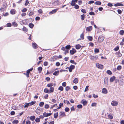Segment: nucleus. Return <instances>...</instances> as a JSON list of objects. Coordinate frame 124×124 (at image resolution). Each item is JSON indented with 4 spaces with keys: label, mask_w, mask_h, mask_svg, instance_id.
I'll return each instance as SVG.
<instances>
[{
    "label": "nucleus",
    "mask_w": 124,
    "mask_h": 124,
    "mask_svg": "<svg viewBox=\"0 0 124 124\" xmlns=\"http://www.w3.org/2000/svg\"><path fill=\"white\" fill-rule=\"evenodd\" d=\"M99 52V50L97 48H95L94 49V52L95 53H98Z\"/></svg>",
    "instance_id": "nucleus-42"
},
{
    "label": "nucleus",
    "mask_w": 124,
    "mask_h": 124,
    "mask_svg": "<svg viewBox=\"0 0 124 124\" xmlns=\"http://www.w3.org/2000/svg\"><path fill=\"white\" fill-rule=\"evenodd\" d=\"M74 6V8L76 9H78L79 8V7L78 5L75 4Z\"/></svg>",
    "instance_id": "nucleus-48"
},
{
    "label": "nucleus",
    "mask_w": 124,
    "mask_h": 124,
    "mask_svg": "<svg viewBox=\"0 0 124 124\" xmlns=\"http://www.w3.org/2000/svg\"><path fill=\"white\" fill-rule=\"evenodd\" d=\"M40 18L39 16H37L35 18V20L36 21H39L40 19Z\"/></svg>",
    "instance_id": "nucleus-58"
},
{
    "label": "nucleus",
    "mask_w": 124,
    "mask_h": 124,
    "mask_svg": "<svg viewBox=\"0 0 124 124\" xmlns=\"http://www.w3.org/2000/svg\"><path fill=\"white\" fill-rule=\"evenodd\" d=\"M35 118V116H31L30 117V120L32 121H34Z\"/></svg>",
    "instance_id": "nucleus-20"
},
{
    "label": "nucleus",
    "mask_w": 124,
    "mask_h": 124,
    "mask_svg": "<svg viewBox=\"0 0 124 124\" xmlns=\"http://www.w3.org/2000/svg\"><path fill=\"white\" fill-rule=\"evenodd\" d=\"M119 47L118 46H117L114 48V50L115 51H117L119 50Z\"/></svg>",
    "instance_id": "nucleus-52"
},
{
    "label": "nucleus",
    "mask_w": 124,
    "mask_h": 124,
    "mask_svg": "<svg viewBox=\"0 0 124 124\" xmlns=\"http://www.w3.org/2000/svg\"><path fill=\"white\" fill-rule=\"evenodd\" d=\"M44 92L46 93H50L49 90L46 88L44 89Z\"/></svg>",
    "instance_id": "nucleus-24"
},
{
    "label": "nucleus",
    "mask_w": 124,
    "mask_h": 124,
    "mask_svg": "<svg viewBox=\"0 0 124 124\" xmlns=\"http://www.w3.org/2000/svg\"><path fill=\"white\" fill-rule=\"evenodd\" d=\"M102 92L104 94H106L107 93V89L105 88H103L102 91Z\"/></svg>",
    "instance_id": "nucleus-12"
},
{
    "label": "nucleus",
    "mask_w": 124,
    "mask_h": 124,
    "mask_svg": "<svg viewBox=\"0 0 124 124\" xmlns=\"http://www.w3.org/2000/svg\"><path fill=\"white\" fill-rule=\"evenodd\" d=\"M58 89L60 90L61 91H62L63 90V88L62 86H60L58 88Z\"/></svg>",
    "instance_id": "nucleus-37"
},
{
    "label": "nucleus",
    "mask_w": 124,
    "mask_h": 124,
    "mask_svg": "<svg viewBox=\"0 0 124 124\" xmlns=\"http://www.w3.org/2000/svg\"><path fill=\"white\" fill-rule=\"evenodd\" d=\"M71 47V46H70V45H67L65 46V48L66 49L69 50L70 49Z\"/></svg>",
    "instance_id": "nucleus-19"
},
{
    "label": "nucleus",
    "mask_w": 124,
    "mask_h": 124,
    "mask_svg": "<svg viewBox=\"0 0 124 124\" xmlns=\"http://www.w3.org/2000/svg\"><path fill=\"white\" fill-rule=\"evenodd\" d=\"M78 82V80L77 78H75L73 81V82L75 84L77 83Z\"/></svg>",
    "instance_id": "nucleus-17"
},
{
    "label": "nucleus",
    "mask_w": 124,
    "mask_h": 124,
    "mask_svg": "<svg viewBox=\"0 0 124 124\" xmlns=\"http://www.w3.org/2000/svg\"><path fill=\"white\" fill-rule=\"evenodd\" d=\"M121 66L120 65H119L117 67V69L118 70H120L121 69Z\"/></svg>",
    "instance_id": "nucleus-40"
},
{
    "label": "nucleus",
    "mask_w": 124,
    "mask_h": 124,
    "mask_svg": "<svg viewBox=\"0 0 124 124\" xmlns=\"http://www.w3.org/2000/svg\"><path fill=\"white\" fill-rule=\"evenodd\" d=\"M18 120H15L12 122V123L13 124H17L18 123Z\"/></svg>",
    "instance_id": "nucleus-27"
},
{
    "label": "nucleus",
    "mask_w": 124,
    "mask_h": 124,
    "mask_svg": "<svg viewBox=\"0 0 124 124\" xmlns=\"http://www.w3.org/2000/svg\"><path fill=\"white\" fill-rule=\"evenodd\" d=\"M69 50H68L67 49H65V54H66L67 53H69Z\"/></svg>",
    "instance_id": "nucleus-60"
},
{
    "label": "nucleus",
    "mask_w": 124,
    "mask_h": 124,
    "mask_svg": "<svg viewBox=\"0 0 124 124\" xmlns=\"http://www.w3.org/2000/svg\"><path fill=\"white\" fill-rule=\"evenodd\" d=\"M87 38L90 41H91L93 40V37H92L88 36L87 37Z\"/></svg>",
    "instance_id": "nucleus-28"
},
{
    "label": "nucleus",
    "mask_w": 124,
    "mask_h": 124,
    "mask_svg": "<svg viewBox=\"0 0 124 124\" xmlns=\"http://www.w3.org/2000/svg\"><path fill=\"white\" fill-rule=\"evenodd\" d=\"M98 56H93L90 55V58L93 61H95L97 60L98 58Z\"/></svg>",
    "instance_id": "nucleus-3"
},
{
    "label": "nucleus",
    "mask_w": 124,
    "mask_h": 124,
    "mask_svg": "<svg viewBox=\"0 0 124 124\" xmlns=\"http://www.w3.org/2000/svg\"><path fill=\"white\" fill-rule=\"evenodd\" d=\"M48 64V63L47 62H44V65L45 66H46Z\"/></svg>",
    "instance_id": "nucleus-59"
},
{
    "label": "nucleus",
    "mask_w": 124,
    "mask_h": 124,
    "mask_svg": "<svg viewBox=\"0 0 124 124\" xmlns=\"http://www.w3.org/2000/svg\"><path fill=\"white\" fill-rule=\"evenodd\" d=\"M70 62L71 63H72L74 64L75 65L77 64V63L75 62L73 60H71L70 61Z\"/></svg>",
    "instance_id": "nucleus-44"
},
{
    "label": "nucleus",
    "mask_w": 124,
    "mask_h": 124,
    "mask_svg": "<svg viewBox=\"0 0 124 124\" xmlns=\"http://www.w3.org/2000/svg\"><path fill=\"white\" fill-rule=\"evenodd\" d=\"M115 77L114 76H113L110 78V82H113L115 79Z\"/></svg>",
    "instance_id": "nucleus-11"
},
{
    "label": "nucleus",
    "mask_w": 124,
    "mask_h": 124,
    "mask_svg": "<svg viewBox=\"0 0 124 124\" xmlns=\"http://www.w3.org/2000/svg\"><path fill=\"white\" fill-rule=\"evenodd\" d=\"M104 84L106 85H108V78L107 77H105L104 80Z\"/></svg>",
    "instance_id": "nucleus-4"
},
{
    "label": "nucleus",
    "mask_w": 124,
    "mask_h": 124,
    "mask_svg": "<svg viewBox=\"0 0 124 124\" xmlns=\"http://www.w3.org/2000/svg\"><path fill=\"white\" fill-rule=\"evenodd\" d=\"M107 5L109 7H111L113 6L112 4L111 3H109Z\"/></svg>",
    "instance_id": "nucleus-61"
},
{
    "label": "nucleus",
    "mask_w": 124,
    "mask_h": 124,
    "mask_svg": "<svg viewBox=\"0 0 124 124\" xmlns=\"http://www.w3.org/2000/svg\"><path fill=\"white\" fill-rule=\"evenodd\" d=\"M29 11L30 13L29 14V16H31L34 14V12L33 11L30 10Z\"/></svg>",
    "instance_id": "nucleus-23"
},
{
    "label": "nucleus",
    "mask_w": 124,
    "mask_h": 124,
    "mask_svg": "<svg viewBox=\"0 0 124 124\" xmlns=\"http://www.w3.org/2000/svg\"><path fill=\"white\" fill-rule=\"evenodd\" d=\"M108 117L110 119H111L113 118V116L110 115H108Z\"/></svg>",
    "instance_id": "nucleus-55"
},
{
    "label": "nucleus",
    "mask_w": 124,
    "mask_h": 124,
    "mask_svg": "<svg viewBox=\"0 0 124 124\" xmlns=\"http://www.w3.org/2000/svg\"><path fill=\"white\" fill-rule=\"evenodd\" d=\"M70 89V87L69 86H67L65 87V90L67 91H68Z\"/></svg>",
    "instance_id": "nucleus-49"
},
{
    "label": "nucleus",
    "mask_w": 124,
    "mask_h": 124,
    "mask_svg": "<svg viewBox=\"0 0 124 124\" xmlns=\"http://www.w3.org/2000/svg\"><path fill=\"white\" fill-rule=\"evenodd\" d=\"M23 30L24 31L27 32L28 31L27 29L25 27H24L23 28Z\"/></svg>",
    "instance_id": "nucleus-62"
},
{
    "label": "nucleus",
    "mask_w": 124,
    "mask_h": 124,
    "mask_svg": "<svg viewBox=\"0 0 124 124\" xmlns=\"http://www.w3.org/2000/svg\"><path fill=\"white\" fill-rule=\"evenodd\" d=\"M61 116H65V114L64 112L63 111H61L59 114Z\"/></svg>",
    "instance_id": "nucleus-21"
},
{
    "label": "nucleus",
    "mask_w": 124,
    "mask_h": 124,
    "mask_svg": "<svg viewBox=\"0 0 124 124\" xmlns=\"http://www.w3.org/2000/svg\"><path fill=\"white\" fill-rule=\"evenodd\" d=\"M29 3V1L28 0H27L26 1L25 3V6L27 5Z\"/></svg>",
    "instance_id": "nucleus-57"
},
{
    "label": "nucleus",
    "mask_w": 124,
    "mask_h": 124,
    "mask_svg": "<svg viewBox=\"0 0 124 124\" xmlns=\"http://www.w3.org/2000/svg\"><path fill=\"white\" fill-rule=\"evenodd\" d=\"M124 31L123 30H120V31L119 34L121 35H123L124 34Z\"/></svg>",
    "instance_id": "nucleus-30"
},
{
    "label": "nucleus",
    "mask_w": 124,
    "mask_h": 124,
    "mask_svg": "<svg viewBox=\"0 0 124 124\" xmlns=\"http://www.w3.org/2000/svg\"><path fill=\"white\" fill-rule=\"evenodd\" d=\"M40 119L39 118H37L35 120V121L37 123L39 122L40 121Z\"/></svg>",
    "instance_id": "nucleus-38"
},
{
    "label": "nucleus",
    "mask_w": 124,
    "mask_h": 124,
    "mask_svg": "<svg viewBox=\"0 0 124 124\" xmlns=\"http://www.w3.org/2000/svg\"><path fill=\"white\" fill-rule=\"evenodd\" d=\"M54 88L53 87H51L49 90L50 93H52L54 92Z\"/></svg>",
    "instance_id": "nucleus-34"
},
{
    "label": "nucleus",
    "mask_w": 124,
    "mask_h": 124,
    "mask_svg": "<svg viewBox=\"0 0 124 124\" xmlns=\"http://www.w3.org/2000/svg\"><path fill=\"white\" fill-rule=\"evenodd\" d=\"M65 110L66 112H68L70 110V109L68 107L66 108H65Z\"/></svg>",
    "instance_id": "nucleus-53"
},
{
    "label": "nucleus",
    "mask_w": 124,
    "mask_h": 124,
    "mask_svg": "<svg viewBox=\"0 0 124 124\" xmlns=\"http://www.w3.org/2000/svg\"><path fill=\"white\" fill-rule=\"evenodd\" d=\"M52 115L51 113H46V112H44L43 113V115L45 117H47L48 116H51Z\"/></svg>",
    "instance_id": "nucleus-7"
},
{
    "label": "nucleus",
    "mask_w": 124,
    "mask_h": 124,
    "mask_svg": "<svg viewBox=\"0 0 124 124\" xmlns=\"http://www.w3.org/2000/svg\"><path fill=\"white\" fill-rule=\"evenodd\" d=\"M111 104L112 106H116L118 105V102L115 101H112Z\"/></svg>",
    "instance_id": "nucleus-2"
},
{
    "label": "nucleus",
    "mask_w": 124,
    "mask_h": 124,
    "mask_svg": "<svg viewBox=\"0 0 124 124\" xmlns=\"http://www.w3.org/2000/svg\"><path fill=\"white\" fill-rule=\"evenodd\" d=\"M117 12L119 14H121L122 12L121 10L119 9L117 10Z\"/></svg>",
    "instance_id": "nucleus-63"
},
{
    "label": "nucleus",
    "mask_w": 124,
    "mask_h": 124,
    "mask_svg": "<svg viewBox=\"0 0 124 124\" xmlns=\"http://www.w3.org/2000/svg\"><path fill=\"white\" fill-rule=\"evenodd\" d=\"M42 68L41 67H39L38 68V70L39 71V73H41L42 70Z\"/></svg>",
    "instance_id": "nucleus-25"
},
{
    "label": "nucleus",
    "mask_w": 124,
    "mask_h": 124,
    "mask_svg": "<svg viewBox=\"0 0 124 124\" xmlns=\"http://www.w3.org/2000/svg\"><path fill=\"white\" fill-rule=\"evenodd\" d=\"M81 46L79 44L77 45L76 46V49H79L81 47Z\"/></svg>",
    "instance_id": "nucleus-33"
},
{
    "label": "nucleus",
    "mask_w": 124,
    "mask_h": 124,
    "mask_svg": "<svg viewBox=\"0 0 124 124\" xmlns=\"http://www.w3.org/2000/svg\"><path fill=\"white\" fill-rule=\"evenodd\" d=\"M85 15L84 14L81 15V18L82 20H83L84 19Z\"/></svg>",
    "instance_id": "nucleus-32"
},
{
    "label": "nucleus",
    "mask_w": 124,
    "mask_h": 124,
    "mask_svg": "<svg viewBox=\"0 0 124 124\" xmlns=\"http://www.w3.org/2000/svg\"><path fill=\"white\" fill-rule=\"evenodd\" d=\"M59 73V71L58 70L55 71L53 73V75L55 76H57L58 75Z\"/></svg>",
    "instance_id": "nucleus-14"
},
{
    "label": "nucleus",
    "mask_w": 124,
    "mask_h": 124,
    "mask_svg": "<svg viewBox=\"0 0 124 124\" xmlns=\"http://www.w3.org/2000/svg\"><path fill=\"white\" fill-rule=\"evenodd\" d=\"M123 6L122 4H121L120 3H118L115 4L114 6L116 7L120 6Z\"/></svg>",
    "instance_id": "nucleus-22"
},
{
    "label": "nucleus",
    "mask_w": 124,
    "mask_h": 124,
    "mask_svg": "<svg viewBox=\"0 0 124 124\" xmlns=\"http://www.w3.org/2000/svg\"><path fill=\"white\" fill-rule=\"evenodd\" d=\"M44 103L43 102H41L39 104V106L40 107H42L43 106Z\"/></svg>",
    "instance_id": "nucleus-39"
},
{
    "label": "nucleus",
    "mask_w": 124,
    "mask_h": 124,
    "mask_svg": "<svg viewBox=\"0 0 124 124\" xmlns=\"http://www.w3.org/2000/svg\"><path fill=\"white\" fill-rule=\"evenodd\" d=\"M107 73L109 75H111L112 74V73L111 71L109 70H107Z\"/></svg>",
    "instance_id": "nucleus-41"
},
{
    "label": "nucleus",
    "mask_w": 124,
    "mask_h": 124,
    "mask_svg": "<svg viewBox=\"0 0 124 124\" xmlns=\"http://www.w3.org/2000/svg\"><path fill=\"white\" fill-rule=\"evenodd\" d=\"M89 15H95L94 13L92 11L90 12L89 13Z\"/></svg>",
    "instance_id": "nucleus-64"
},
{
    "label": "nucleus",
    "mask_w": 124,
    "mask_h": 124,
    "mask_svg": "<svg viewBox=\"0 0 124 124\" xmlns=\"http://www.w3.org/2000/svg\"><path fill=\"white\" fill-rule=\"evenodd\" d=\"M104 37L102 36H100L98 38V41L99 43H101L104 40Z\"/></svg>",
    "instance_id": "nucleus-1"
},
{
    "label": "nucleus",
    "mask_w": 124,
    "mask_h": 124,
    "mask_svg": "<svg viewBox=\"0 0 124 124\" xmlns=\"http://www.w3.org/2000/svg\"><path fill=\"white\" fill-rule=\"evenodd\" d=\"M101 2L100 1H96L95 2V4L97 5H100L101 4Z\"/></svg>",
    "instance_id": "nucleus-35"
},
{
    "label": "nucleus",
    "mask_w": 124,
    "mask_h": 124,
    "mask_svg": "<svg viewBox=\"0 0 124 124\" xmlns=\"http://www.w3.org/2000/svg\"><path fill=\"white\" fill-rule=\"evenodd\" d=\"M75 68V66L74 65H71L69 67V71L70 72H71Z\"/></svg>",
    "instance_id": "nucleus-5"
},
{
    "label": "nucleus",
    "mask_w": 124,
    "mask_h": 124,
    "mask_svg": "<svg viewBox=\"0 0 124 124\" xmlns=\"http://www.w3.org/2000/svg\"><path fill=\"white\" fill-rule=\"evenodd\" d=\"M117 56L118 57H119L122 56V54L120 52H118L116 53Z\"/></svg>",
    "instance_id": "nucleus-16"
},
{
    "label": "nucleus",
    "mask_w": 124,
    "mask_h": 124,
    "mask_svg": "<svg viewBox=\"0 0 124 124\" xmlns=\"http://www.w3.org/2000/svg\"><path fill=\"white\" fill-rule=\"evenodd\" d=\"M29 26L31 28H32L34 26V25L32 23H30L29 24Z\"/></svg>",
    "instance_id": "nucleus-36"
},
{
    "label": "nucleus",
    "mask_w": 124,
    "mask_h": 124,
    "mask_svg": "<svg viewBox=\"0 0 124 124\" xmlns=\"http://www.w3.org/2000/svg\"><path fill=\"white\" fill-rule=\"evenodd\" d=\"M54 118H56L58 115V112H56V113H55L54 114Z\"/></svg>",
    "instance_id": "nucleus-26"
},
{
    "label": "nucleus",
    "mask_w": 124,
    "mask_h": 124,
    "mask_svg": "<svg viewBox=\"0 0 124 124\" xmlns=\"http://www.w3.org/2000/svg\"><path fill=\"white\" fill-rule=\"evenodd\" d=\"M37 45L35 43H32V46L35 49L37 48Z\"/></svg>",
    "instance_id": "nucleus-9"
},
{
    "label": "nucleus",
    "mask_w": 124,
    "mask_h": 124,
    "mask_svg": "<svg viewBox=\"0 0 124 124\" xmlns=\"http://www.w3.org/2000/svg\"><path fill=\"white\" fill-rule=\"evenodd\" d=\"M96 66L99 68L102 69L103 68V65L101 64H100L99 63H97Z\"/></svg>",
    "instance_id": "nucleus-8"
},
{
    "label": "nucleus",
    "mask_w": 124,
    "mask_h": 124,
    "mask_svg": "<svg viewBox=\"0 0 124 124\" xmlns=\"http://www.w3.org/2000/svg\"><path fill=\"white\" fill-rule=\"evenodd\" d=\"M25 22L24 20H22V21L20 22V24L22 25L24 24Z\"/></svg>",
    "instance_id": "nucleus-50"
},
{
    "label": "nucleus",
    "mask_w": 124,
    "mask_h": 124,
    "mask_svg": "<svg viewBox=\"0 0 124 124\" xmlns=\"http://www.w3.org/2000/svg\"><path fill=\"white\" fill-rule=\"evenodd\" d=\"M30 105L29 103H26L25 104V105L24 106V107L25 108L26 107H28Z\"/></svg>",
    "instance_id": "nucleus-43"
},
{
    "label": "nucleus",
    "mask_w": 124,
    "mask_h": 124,
    "mask_svg": "<svg viewBox=\"0 0 124 124\" xmlns=\"http://www.w3.org/2000/svg\"><path fill=\"white\" fill-rule=\"evenodd\" d=\"M81 102L83 103V105H84L87 104V102L86 101L82 100L81 101Z\"/></svg>",
    "instance_id": "nucleus-15"
},
{
    "label": "nucleus",
    "mask_w": 124,
    "mask_h": 124,
    "mask_svg": "<svg viewBox=\"0 0 124 124\" xmlns=\"http://www.w3.org/2000/svg\"><path fill=\"white\" fill-rule=\"evenodd\" d=\"M76 52V50L73 48H72V49L70 50V53L71 54H74Z\"/></svg>",
    "instance_id": "nucleus-6"
},
{
    "label": "nucleus",
    "mask_w": 124,
    "mask_h": 124,
    "mask_svg": "<svg viewBox=\"0 0 124 124\" xmlns=\"http://www.w3.org/2000/svg\"><path fill=\"white\" fill-rule=\"evenodd\" d=\"M36 101H32L31 102L29 103L30 105L31 106L35 104L36 103Z\"/></svg>",
    "instance_id": "nucleus-31"
},
{
    "label": "nucleus",
    "mask_w": 124,
    "mask_h": 124,
    "mask_svg": "<svg viewBox=\"0 0 124 124\" xmlns=\"http://www.w3.org/2000/svg\"><path fill=\"white\" fill-rule=\"evenodd\" d=\"M15 10L14 9H12L10 10V12L11 14L14 15L15 14Z\"/></svg>",
    "instance_id": "nucleus-18"
},
{
    "label": "nucleus",
    "mask_w": 124,
    "mask_h": 124,
    "mask_svg": "<svg viewBox=\"0 0 124 124\" xmlns=\"http://www.w3.org/2000/svg\"><path fill=\"white\" fill-rule=\"evenodd\" d=\"M81 11L83 13H86V11L85 9H82L81 10Z\"/></svg>",
    "instance_id": "nucleus-51"
},
{
    "label": "nucleus",
    "mask_w": 124,
    "mask_h": 124,
    "mask_svg": "<svg viewBox=\"0 0 124 124\" xmlns=\"http://www.w3.org/2000/svg\"><path fill=\"white\" fill-rule=\"evenodd\" d=\"M58 9H55L49 12L50 14H53L55 13L57 11Z\"/></svg>",
    "instance_id": "nucleus-13"
},
{
    "label": "nucleus",
    "mask_w": 124,
    "mask_h": 124,
    "mask_svg": "<svg viewBox=\"0 0 124 124\" xmlns=\"http://www.w3.org/2000/svg\"><path fill=\"white\" fill-rule=\"evenodd\" d=\"M77 107L79 108H81L82 107V105H78L77 106Z\"/></svg>",
    "instance_id": "nucleus-47"
},
{
    "label": "nucleus",
    "mask_w": 124,
    "mask_h": 124,
    "mask_svg": "<svg viewBox=\"0 0 124 124\" xmlns=\"http://www.w3.org/2000/svg\"><path fill=\"white\" fill-rule=\"evenodd\" d=\"M49 106L48 104H46L44 106V108H45L46 109H48V108L49 107Z\"/></svg>",
    "instance_id": "nucleus-45"
},
{
    "label": "nucleus",
    "mask_w": 124,
    "mask_h": 124,
    "mask_svg": "<svg viewBox=\"0 0 124 124\" xmlns=\"http://www.w3.org/2000/svg\"><path fill=\"white\" fill-rule=\"evenodd\" d=\"M71 5L72 6H74L75 5V3L74 0H72Z\"/></svg>",
    "instance_id": "nucleus-29"
},
{
    "label": "nucleus",
    "mask_w": 124,
    "mask_h": 124,
    "mask_svg": "<svg viewBox=\"0 0 124 124\" xmlns=\"http://www.w3.org/2000/svg\"><path fill=\"white\" fill-rule=\"evenodd\" d=\"M53 86V85L52 83H49L47 84V86L48 87H51Z\"/></svg>",
    "instance_id": "nucleus-46"
},
{
    "label": "nucleus",
    "mask_w": 124,
    "mask_h": 124,
    "mask_svg": "<svg viewBox=\"0 0 124 124\" xmlns=\"http://www.w3.org/2000/svg\"><path fill=\"white\" fill-rule=\"evenodd\" d=\"M92 26H90L87 27L86 28V30L88 31H89L92 30Z\"/></svg>",
    "instance_id": "nucleus-10"
},
{
    "label": "nucleus",
    "mask_w": 124,
    "mask_h": 124,
    "mask_svg": "<svg viewBox=\"0 0 124 124\" xmlns=\"http://www.w3.org/2000/svg\"><path fill=\"white\" fill-rule=\"evenodd\" d=\"M80 37L82 39H84V35L83 33H82L80 35Z\"/></svg>",
    "instance_id": "nucleus-54"
},
{
    "label": "nucleus",
    "mask_w": 124,
    "mask_h": 124,
    "mask_svg": "<svg viewBox=\"0 0 124 124\" xmlns=\"http://www.w3.org/2000/svg\"><path fill=\"white\" fill-rule=\"evenodd\" d=\"M66 85V83L65 82H64L62 83V86L65 87Z\"/></svg>",
    "instance_id": "nucleus-56"
}]
</instances>
